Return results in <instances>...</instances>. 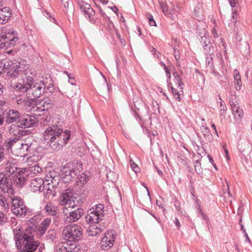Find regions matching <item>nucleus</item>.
I'll return each instance as SVG.
<instances>
[{
    "mask_svg": "<svg viewBox=\"0 0 252 252\" xmlns=\"http://www.w3.org/2000/svg\"><path fill=\"white\" fill-rule=\"evenodd\" d=\"M35 73L28 66L26 67L22 72L20 74L18 78L21 82L14 85L13 88V93L16 95L21 96L26 94L28 99L33 100L43 94L46 90H49V87L46 86L42 81H33Z\"/></svg>",
    "mask_w": 252,
    "mask_h": 252,
    "instance_id": "nucleus-1",
    "label": "nucleus"
},
{
    "mask_svg": "<svg viewBox=\"0 0 252 252\" xmlns=\"http://www.w3.org/2000/svg\"><path fill=\"white\" fill-rule=\"evenodd\" d=\"M70 131L63 130L61 126H49L43 133V137L48 146L54 151H59L70 138Z\"/></svg>",
    "mask_w": 252,
    "mask_h": 252,
    "instance_id": "nucleus-2",
    "label": "nucleus"
},
{
    "mask_svg": "<svg viewBox=\"0 0 252 252\" xmlns=\"http://www.w3.org/2000/svg\"><path fill=\"white\" fill-rule=\"evenodd\" d=\"M26 67H27V65L17 60L4 59L0 61V72L6 69L7 75L11 78H18L20 74L26 69Z\"/></svg>",
    "mask_w": 252,
    "mask_h": 252,
    "instance_id": "nucleus-3",
    "label": "nucleus"
},
{
    "mask_svg": "<svg viewBox=\"0 0 252 252\" xmlns=\"http://www.w3.org/2000/svg\"><path fill=\"white\" fill-rule=\"evenodd\" d=\"M82 169V165L80 162L67 163L62 168L60 177L64 182L68 183L78 177Z\"/></svg>",
    "mask_w": 252,
    "mask_h": 252,
    "instance_id": "nucleus-4",
    "label": "nucleus"
},
{
    "mask_svg": "<svg viewBox=\"0 0 252 252\" xmlns=\"http://www.w3.org/2000/svg\"><path fill=\"white\" fill-rule=\"evenodd\" d=\"M63 236L67 241V244H75L81 238L82 234V228L77 225H68L64 227L63 231Z\"/></svg>",
    "mask_w": 252,
    "mask_h": 252,
    "instance_id": "nucleus-5",
    "label": "nucleus"
},
{
    "mask_svg": "<svg viewBox=\"0 0 252 252\" xmlns=\"http://www.w3.org/2000/svg\"><path fill=\"white\" fill-rule=\"evenodd\" d=\"M63 213L64 215V220L67 223H72L78 220L84 214V210L80 207H75L74 205H69L68 207H63Z\"/></svg>",
    "mask_w": 252,
    "mask_h": 252,
    "instance_id": "nucleus-6",
    "label": "nucleus"
},
{
    "mask_svg": "<svg viewBox=\"0 0 252 252\" xmlns=\"http://www.w3.org/2000/svg\"><path fill=\"white\" fill-rule=\"evenodd\" d=\"M20 42V38L17 32L13 29L6 31L5 34L0 36V42L1 48H10L17 45Z\"/></svg>",
    "mask_w": 252,
    "mask_h": 252,
    "instance_id": "nucleus-7",
    "label": "nucleus"
},
{
    "mask_svg": "<svg viewBox=\"0 0 252 252\" xmlns=\"http://www.w3.org/2000/svg\"><path fill=\"white\" fill-rule=\"evenodd\" d=\"M103 205L98 204L92 207L87 212L86 220L90 223H97L103 219Z\"/></svg>",
    "mask_w": 252,
    "mask_h": 252,
    "instance_id": "nucleus-8",
    "label": "nucleus"
},
{
    "mask_svg": "<svg viewBox=\"0 0 252 252\" xmlns=\"http://www.w3.org/2000/svg\"><path fill=\"white\" fill-rule=\"evenodd\" d=\"M11 210L14 215L22 218L30 213L29 209L25 205L23 200L18 196L12 198Z\"/></svg>",
    "mask_w": 252,
    "mask_h": 252,
    "instance_id": "nucleus-9",
    "label": "nucleus"
},
{
    "mask_svg": "<svg viewBox=\"0 0 252 252\" xmlns=\"http://www.w3.org/2000/svg\"><path fill=\"white\" fill-rule=\"evenodd\" d=\"M0 189L3 193H7L9 195L14 193L11 179L2 172L0 173Z\"/></svg>",
    "mask_w": 252,
    "mask_h": 252,
    "instance_id": "nucleus-10",
    "label": "nucleus"
},
{
    "mask_svg": "<svg viewBox=\"0 0 252 252\" xmlns=\"http://www.w3.org/2000/svg\"><path fill=\"white\" fill-rule=\"evenodd\" d=\"M116 238L115 232L112 230H108L105 233L100 242V246L102 250L108 251L113 246Z\"/></svg>",
    "mask_w": 252,
    "mask_h": 252,
    "instance_id": "nucleus-11",
    "label": "nucleus"
},
{
    "mask_svg": "<svg viewBox=\"0 0 252 252\" xmlns=\"http://www.w3.org/2000/svg\"><path fill=\"white\" fill-rule=\"evenodd\" d=\"M78 5L85 17L91 22L94 23L95 12L91 6L83 0H77Z\"/></svg>",
    "mask_w": 252,
    "mask_h": 252,
    "instance_id": "nucleus-12",
    "label": "nucleus"
},
{
    "mask_svg": "<svg viewBox=\"0 0 252 252\" xmlns=\"http://www.w3.org/2000/svg\"><path fill=\"white\" fill-rule=\"evenodd\" d=\"M173 76L175 77V86L177 87V89L172 86L169 85V87L171 89L173 96L175 99L178 101L181 100V95L183 94V86L184 84L182 82L181 80L179 75L176 73H173Z\"/></svg>",
    "mask_w": 252,
    "mask_h": 252,
    "instance_id": "nucleus-13",
    "label": "nucleus"
},
{
    "mask_svg": "<svg viewBox=\"0 0 252 252\" xmlns=\"http://www.w3.org/2000/svg\"><path fill=\"white\" fill-rule=\"evenodd\" d=\"M39 243L33 239L32 235L18 249V252H33L38 247Z\"/></svg>",
    "mask_w": 252,
    "mask_h": 252,
    "instance_id": "nucleus-14",
    "label": "nucleus"
},
{
    "mask_svg": "<svg viewBox=\"0 0 252 252\" xmlns=\"http://www.w3.org/2000/svg\"><path fill=\"white\" fill-rule=\"evenodd\" d=\"M5 123L7 124H19L21 119L20 112L15 109H9L5 114Z\"/></svg>",
    "mask_w": 252,
    "mask_h": 252,
    "instance_id": "nucleus-15",
    "label": "nucleus"
},
{
    "mask_svg": "<svg viewBox=\"0 0 252 252\" xmlns=\"http://www.w3.org/2000/svg\"><path fill=\"white\" fill-rule=\"evenodd\" d=\"M32 235L23 232L19 229H15L14 230V239L15 241V245L17 250L21 248V245L25 242Z\"/></svg>",
    "mask_w": 252,
    "mask_h": 252,
    "instance_id": "nucleus-16",
    "label": "nucleus"
},
{
    "mask_svg": "<svg viewBox=\"0 0 252 252\" xmlns=\"http://www.w3.org/2000/svg\"><path fill=\"white\" fill-rule=\"evenodd\" d=\"M22 128L20 126V124H12L8 126V130L10 134L20 137L29 133L28 130Z\"/></svg>",
    "mask_w": 252,
    "mask_h": 252,
    "instance_id": "nucleus-17",
    "label": "nucleus"
},
{
    "mask_svg": "<svg viewBox=\"0 0 252 252\" xmlns=\"http://www.w3.org/2000/svg\"><path fill=\"white\" fill-rule=\"evenodd\" d=\"M44 181L41 178L32 180L29 186L30 189L33 192H41L44 189Z\"/></svg>",
    "mask_w": 252,
    "mask_h": 252,
    "instance_id": "nucleus-18",
    "label": "nucleus"
},
{
    "mask_svg": "<svg viewBox=\"0 0 252 252\" xmlns=\"http://www.w3.org/2000/svg\"><path fill=\"white\" fill-rule=\"evenodd\" d=\"M19 124L21 128L31 127L36 124V119L35 117L30 115H27L25 118L21 116V119Z\"/></svg>",
    "mask_w": 252,
    "mask_h": 252,
    "instance_id": "nucleus-19",
    "label": "nucleus"
},
{
    "mask_svg": "<svg viewBox=\"0 0 252 252\" xmlns=\"http://www.w3.org/2000/svg\"><path fill=\"white\" fill-rule=\"evenodd\" d=\"M12 16V12L10 8L4 7L0 9V24L6 23Z\"/></svg>",
    "mask_w": 252,
    "mask_h": 252,
    "instance_id": "nucleus-20",
    "label": "nucleus"
},
{
    "mask_svg": "<svg viewBox=\"0 0 252 252\" xmlns=\"http://www.w3.org/2000/svg\"><path fill=\"white\" fill-rule=\"evenodd\" d=\"M72 193L71 189H67L63 192L59 198V203L61 205H67L68 204H71V201Z\"/></svg>",
    "mask_w": 252,
    "mask_h": 252,
    "instance_id": "nucleus-21",
    "label": "nucleus"
},
{
    "mask_svg": "<svg viewBox=\"0 0 252 252\" xmlns=\"http://www.w3.org/2000/svg\"><path fill=\"white\" fill-rule=\"evenodd\" d=\"M36 216L31 218L27 222V227L26 229L27 233L32 235V232L37 231V221Z\"/></svg>",
    "mask_w": 252,
    "mask_h": 252,
    "instance_id": "nucleus-22",
    "label": "nucleus"
},
{
    "mask_svg": "<svg viewBox=\"0 0 252 252\" xmlns=\"http://www.w3.org/2000/svg\"><path fill=\"white\" fill-rule=\"evenodd\" d=\"M51 223L50 218L44 219L39 225L37 229V234L41 236L45 234V232Z\"/></svg>",
    "mask_w": 252,
    "mask_h": 252,
    "instance_id": "nucleus-23",
    "label": "nucleus"
},
{
    "mask_svg": "<svg viewBox=\"0 0 252 252\" xmlns=\"http://www.w3.org/2000/svg\"><path fill=\"white\" fill-rule=\"evenodd\" d=\"M79 250L75 244H66L65 246H62L57 252H77Z\"/></svg>",
    "mask_w": 252,
    "mask_h": 252,
    "instance_id": "nucleus-24",
    "label": "nucleus"
},
{
    "mask_svg": "<svg viewBox=\"0 0 252 252\" xmlns=\"http://www.w3.org/2000/svg\"><path fill=\"white\" fill-rule=\"evenodd\" d=\"M199 36L200 37L199 40L200 43L203 45H208L213 42H211V37L206 35V33L205 29H203L201 32L198 33Z\"/></svg>",
    "mask_w": 252,
    "mask_h": 252,
    "instance_id": "nucleus-25",
    "label": "nucleus"
},
{
    "mask_svg": "<svg viewBox=\"0 0 252 252\" xmlns=\"http://www.w3.org/2000/svg\"><path fill=\"white\" fill-rule=\"evenodd\" d=\"M102 232V229L96 224L90 226L87 229V232L89 236H95Z\"/></svg>",
    "mask_w": 252,
    "mask_h": 252,
    "instance_id": "nucleus-26",
    "label": "nucleus"
},
{
    "mask_svg": "<svg viewBox=\"0 0 252 252\" xmlns=\"http://www.w3.org/2000/svg\"><path fill=\"white\" fill-rule=\"evenodd\" d=\"M27 178L25 176L15 174L13 177V181L18 187H22L25 184Z\"/></svg>",
    "mask_w": 252,
    "mask_h": 252,
    "instance_id": "nucleus-27",
    "label": "nucleus"
},
{
    "mask_svg": "<svg viewBox=\"0 0 252 252\" xmlns=\"http://www.w3.org/2000/svg\"><path fill=\"white\" fill-rule=\"evenodd\" d=\"M215 58V54H212V55H206V62L205 64L207 68L208 69L215 72L214 71V65L213 63V59Z\"/></svg>",
    "mask_w": 252,
    "mask_h": 252,
    "instance_id": "nucleus-28",
    "label": "nucleus"
},
{
    "mask_svg": "<svg viewBox=\"0 0 252 252\" xmlns=\"http://www.w3.org/2000/svg\"><path fill=\"white\" fill-rule=\"evenodd\" d=\"M44 210L47 215L54 216L57 213V207L52 203L48 202L45 206Z\"/></svg>",
    "mask_w": 252,
    "mask_h": 252,
    "instance_id": "nucleus-29",
    "label": "nucleus"
},
{
    "mask_svg": "<svg viewBox=\"0 0 252 252\" xmlns=\"http://www.w3.org/2000/svg\"><path fill=\"white\" fill-rule=\"evenodd\" d=\"M194 14L195 18L199 21L202 19L203 11H202V4L201 3H198L195 7L194 9Z\"/></svg>",
    "mask_w": 252,
    "mask_h": 252,
    "instance_id": "nucleus-30",
    "label": "nucleus"
},
{
    "mask_svg": "<svg viewBox=\"0 0 252 252\" xmlns=\"http://www.w3.org/2000/svg\"><path fill=\"white\" fill-rule=\"evenodd\" d=\"M77 182H80L82 185H85L89 180L90 173L87 172L80 173L78 175V177H76Z\"/></svg>",
    "mask_w": 252,
    "mask_h": 252,
    "instance_id": "nucleus-31",
    "label": "nucleus"
},
{
    "mask_svg": "<svg viewBox=\"0 0 252 252\" xmlns=\"http://www.w3.org/2000/svg\"><path fill=\"white\" fill-rule=\"evenodd\" d=\"M38 105L41 106L43 110L47 112L48 110L51 108L53 106V102L49 98H46L43 99L42 101Z\"/></svg>",
    "mask_w": 252,
    "mask_h": 252,
    "instance_id": "nucleus-32",
    "label": "nucleus"
},
{
    "mask_svg": "<svg viewBox=\"0 0 252 252\" xmlns=\"http://www.w3.org/2000/svg\"><path fill=\"white\" fill-rule=\"evenodd\" d=\"M232 111L235 118L238 117L239 119H241L244 115L243 111L238 106L233 104L231 105Z\"/></svg>",
    "mask_w": 252,
    "mask_h": 252,
    "instance_id": "nucleus-33",
    "label": "nucleus"
},
{
    "mask_svg": "<svg viewBox=\"0 0 252 252\" xmlns=\"http://www.w3.org/2000/svg\"><path fill=\"white\" fill-rule=\"evenodd\" d=\"M77 90V87L76 85L67 87L65 92L66 96L70 98L73 97L76 94Z\"/></svg>",
    "mask_w": 252,
    "mask_h": 252,
    "instance_id": "nucleus-34",
    "label": "nucleus"
},
{
    "mask_svg": "<svg viewBox=\"0 0 252 252\" xmlns=\"http://www.w3.org/2000/svg\"><path fill=\"white\" fill-rule=\"evenodd\" d=\"M28 171H29V175L32 176L41 172L42 169L37 164H36L32 166L28 167Z\"/></svg>",
    "mask_w": 252,
    "mask_h": 252,
    "instance_id": "nucleus-35",
    "label": "nucleus"
},
{
    "mask_svg": "<svg viewBox=\"0 0 252 252\" xmlns=\"http://www.w3.org/2000/svg\"><path fill=\"white\" fill-rule=\"evenodd\" d=\"M200 129L205 140L209 142L211 141L213 138L209 129L205 126H202Z\"/></svg>",
    "mask_w": 252,
    "mask_h": 252,
    "instance_id": "nucleus-36",
    "label": "nucleus"
},
{
    "mask_svg": "<svg viewBox=\"0 0 252 252\" xmlns=\"http://www.w3.org/2000/svg\"><path fill=\"white\" fill-rule=\"evenodd\" d=\"M46 190H47L46 193L52 195L55 192V188L57 187V182L55 181L53 182V184L51 183H47L46 185H44Z\"/></svg>",
    "mask_w": 252,
    "mask_h": 252,
    "instance_id": "nucleus-37",
    "label": "nucleus"
},
{
    "mask_svg": "<svg viewBox=\"0 0 252 252\" xmlns=\"http://www.w3.org/2000/svg\"><path fill=\"white\" fill-rule=\"evenodd\" d=\"M18 168L16 167L15 164L10 162H7L5 164V171L6 173L12 174L14 173Z\"/></svg>",
    "mask_w": 252,
    "mask_h": 252,
    "instance_id": "nucleus-38",
    "label": "nucleus"
},
{
    "mask_svg": "<svg viewBox=\"0 0 252 252\" xmlns=\"http://www.w3.org/2000/svg\"><path fill=\"white\" fill-rule=\"evenodd\" d=\"M234 84L235 85V89L237 91L241 90L242 86V81L241 76L238 72H236L234 76Z\"/></svg>",
    "mask_w": 252,
    "mask_h": 252,
    "instance_id": "nucleus-39",
    "label": "nucleus"
},
{
    "mask_svg": "<svg viewBox=\"0 0 252 252\" xmlns=\"http://www.w3.org/2000/svg\"><path fill=\"white\" fill-rule=\"evenodd\" d=\"M203 49L206 55H212V54H214L215 51V47L213 43L208 45H203Z\"/></svg>",
    "mask_w": 252,
    "mask_h": 252,
    "instance_id": "nucleus-40",
    "label": "nucleus"
},
{
    "mask_svg": "<svg viewBox=\"0 0 252 252\" xmlns=\"http://www.w3.org/2000/svg\"><path fill=\"white\" fill-rule=\"evenodd\" d=\"M56 232L55 230L50 229V230H48V231L47 232V233L45 236V238H46V240H47L50 242H52L56 238Z\"/></svg>",
    "mask_w": 252,
    "mask_h": 252,
    "instance_id": "nucleus-41",
    "label": "nucleus"
},
{
    "mask_svg": "<svg viewBox=\"0 0 252 252\" xmlns=\"http://www.w3.org/2000/svg\"><path fill=\"white\" fill-rule=\"evenodd\" d=\"M8 221L7 216L0 211V226L4 225Z\"/></svg>",
    "mask_w": 252,
    "mask_h": 252,
    "instance_id": "nucleus-42",
    "label": "nucleus"
},
{
    "mask_svg": "<svg viewBox=\"0 0 252 252\" xmlns=\"http://www.w3.org/2000/svg\"><path fill=\"white\" fill-rule=\"evenodd\" d=\"M17 174L16 175H20L21 176H25L28 177L29 175V171H28V167L19 168Z\"/></svg>",
    "mask_w": 252,
    "mask_h": 252,
    "instance_id": "nucleus-43",
    "label": "nucleus"
},
{
    "mask_svg": "<svg viewBox=\"0 0 252 252\" xmlns=\"http://www.w3.org/2000/svg\"><path fill=\"white\" fill-rule=\"evenodd\" d=\"M0 205L5 210L8 209L9 207L6 202V199L3 195H2L1 197H0Z\"/></svg>",
    "mask_w": 252,
    "mask_h": 252,
    "instance_id": "nucleus-44",
    "label": "nucleus"
},
{
    "mask_svg": "<svg viewBox=\"0 0 252 252\" xmlns=\"http://www.w3.org/2000/svg\"><path fill=\"white\" fill-rule=\"evenodd\" d=\"M220 117H223L224 118L225 114H226V111L227 109V108L225 104H223V102L222 101L220 102Z\"/></svg>",
    "mask_w": 252,
    "mask_h": 252,
    "instance_id": "nucleus-45",
    "label": "nucleus"
},
{
    "mask_svg": "<svg viewBox=\"0 0 252 252\" xmlns=\"http://www.w3.org/2000/svg\"><path fill=\"white\" fill-rule=\"evenodd\" d=\"M195 170L197 174H200L202 172V168L201 166V163L199 160H196L194 164Z\"/></svg>",
    "mask_w": 252,
    "mask_h": 252,
    "instance_id": "nucleus-46",
    "label": "nucleus"
},
{
    "mask_svg": "<svg viewBox=\"0 0 252 252\" xmlns=\"http://www.w3.org/2000/svg\"><path fill=\"white\" fill-rule=\"evenodd\" d=\"M16 141L15 138H9L5 141L4 145L7 148H10Z\"/></svg>",
    "mask_w": 252,
    "mask_h": 252,
    "instance_id": "nucleus-47",
    "label": "nucleus"
},
{
    "mask_svg": "<svg viewBox=\"0 0 252 252\" xmlns=\"http://www.w3.org/2000/svg\"><path fill=\"white\" fill-rule=\"evenodd\" d=\"M162 10L166 16L169 17L172 20H175L174 15L173 13H171L170 12H168L169 10L167 7L166 8H163Z\"/></svg>",
    "mask_w": 252,
    "mask_h": 252,
    "instance_id": "nucleus-48",
    "label": "nucleus"
},
{
    "mask_svg": "<svg viewBox=\"0 0 252 252\" xmlns=\"http://www.w3.org/2000/svg\"><path fill=\"white\" fill-rule=\"evenodd\" d=\"M147 18L148 19L149 24L152 26H156V23L155 21L154 20L153 16L150 14L148 13L146 15Z\"/></svg>",
    "mask_w": 252,
    "mask_h": 252,
    "instance_id": "nucleus-49",
    "label": "nucleus"
},
{
    "mask_svg": "<svg viewBox=\"0 0 252 252\" xmlns=\"http://www.w3.org/2000/svg\"><path fill=\"white\" fill-rule=\"evenodd\" d=\"M130 166L133 171L135 173H138L140 171L139 168L137 166V164L131 159L130 160Z\"/></svg>",
    "mask_w": 252,
    "mask_h": 252,
    "instance_id": "nucleus-50",
    "label": "nucleus"
},
{
    "mask_svg": "<svg viewBox=\"0 0 252 252\" xmlns=\"http://www.w3.org/2000/svg\"><path fill=\"white\" fill-rule=\"evenodd\" d=\"M31 145H29L28 144H21V147L20 148V149L21 150H26L27 151V152H29L30 151V149H31Z\"/></svg>",
    "mask_w": 252,
    "mask_h": 252,
    "instance_id": "nucleus-51",
    "label": "nucleus"
},
{
    "mask_svg": "<svg viewBox=\"0 0 252 252\" xmlns=\"http://www.w3.org/2000/svg\"><path fill=\"white\" fill-rule=\"evenodd\" d=\"M35 111L37 113V115H41L42 114L40 113L46 111L45 110H43L42 107L39 105L36 107Z\"/></svg>",
    "mask_w": 252,
    "mask_h": 252,
    "instance_id": "nucleus-52",
    "label": "nucleus"
},
{
    "mask_svg": "<svg viewBox=\"0 0 252 252\" xmlns=\"http://www.w3.org/2000/svg\"><path fill=\"white\" fill-rule=\"evenodd\" d=\"M174 206L178 211H180L181 213H183V211L181 209L180 203L178 200H175L174 201Z\"/></svg>",
    "mask_w": 252,
    "mask_h": 252,
    "instance_id": "nucleus-53",
    "label": "nucleus"
},
{
    "mask_svg": "<svg viewBox=\"0 0 252 252\" xmlns=\"http://www.w3.org/2000/svg\"><path fill=\"white\" fill-rule=\"evenodd\" d=\"M173 49L174 50V57H175V58L176 60L178 61L180 59V58L179 51H176L177 49H176L175 46H174L173 47Z\"/></svg>",
    "mask_w": 252,
    "mask_h": 252,
    "instance_id": "nucleus-54",
    "label": "nucleus"
},
{
    "mask_svg": "<svg viewBox=\"0 0 252 252\" xmlns=\"http://www.w3.org/2000/svg\"><path fill=\"white\" fill-rule=\"evenodd\" d=\"M42 119H44L43 122L41 123L43 124L44 126L48 125V123L50 121V117L46 116L45 118L42 117Z\"/></svg>",
    "mask_w": 252,
    "mask_h": 252,
    "instance_id": "nucleus-55",
    "label": "nucleus"
},
{
    "mask_svg": "<svg viewBox=\"0 0 252 252\" xmlns=\"http://www.w3.org/2000/svg\"><path fill=\"white\" fill-rule=\"evenodd\" d=\"M4 120L5 118L3 113H0V126L4 124Z\"/></svg>",
    "mask_w": 252,
    "mask_h": 252,
    "instance_id": "nucleus-56",
    "label": "nucleus"
},
{
    "mask_svg": "<svg viewBox=\"0 0 252 252\" xmlns=\"http://www.w3.org/2000/svg\"><path fill=\"white\" fill-rule=\"evenodd\" d=\"M195 203L196 204V207H197L198 211L201 215L203 213V211H202V209L201 208V207L199 205V203L197 200L196 201Z\"/></svg>",
    "mask_w": 252,
    "mask_h": 252,
    "instance_id": "nucleus-57",
    "label": "nucleus"
},
{
    "mask_svg": "<svg viewBox=\"0 0 252 252\" xmlns=\"http://www.w3.org/2000/svg\"><path fill=\"white\" fill-rule=\"evenodd\" d=\"M152 51L153 52V54L155 57H156L158 58H159V57L160 55V54L159 52H158L157 51V50L155 48H153Z\"/></svg>",
    "mask_w": 252,
    "mask_h": 252,
    "instance_id": "nucleus-58",
    "label": "nucleus"
},
{
    "mask_svg": "<svg viewBox=\"0 0 252 252\" xmlns=\"http://www.w3.org/2000/svg\"><path fill=\"white\" fill-rule=\"evenodd\" d=\"M68 82H69L72 86L76 85V81L74 77L69 79Z\"/></svg>",
    "mask_w": 252,
    "mask_h": 252,
    "instance_id": "nucleus-59",
    "label": "nucleus"
},
{
    "mask_svg": "<svg viewBox=\"0 0 252 252\" xmlns=\"http://www.w3.org/2000/svg\"><path fill=\"white\" fill-rule=\"evenodd\" d=\"M161 64L162 65H163L164 66V69L165 70L166 72V75L168 77V78H170V72L168 71L167 70V66L165 65V64H164L163 63H161Z\"/></svg>",
    "mask_w": 252,
    "mask_h": 252,
    "instance_id": "nucleus-60",
    "label": "nucleus"
},
{
    "mask_svg": "<svg viewBox=\"0 0 252 252\" xmlns=\"http://www.w3.org/2000/svg\"><path fill=\"white\" fill-rule=\"evenodd\" d=\"M107 18L108 19L107 24H108V27H113L114 24H113L112 21L110 20V17H107Z\"/></svg>",
    "mask_w": 252,
    "mask_h": 252,
    "instance_id": "nucleus-61",
    "label": "nucleus"
},
{
    "mask_svg": "<svg viewBox=\"0 0 252 252\" xmlns=\"http://www.w3.org/2000/svg\"><path fill=\"white\" fill-rule=\"evenodd\" d=\"M55 181L57 182V185L59 183V177L58 176L53 177L52 178V179H51V183H52V184H53V182H54Z\"/></svg>",
    "mask_w": 252,
    "mask_h": 252,
    "instance_id": "nucleus-62",
    "label": "nucleus"
},
{
    "mask_svg": "<svg viewBox=\"0 0 252 252\" xmlns=\"http://www.w3.org/2000/svg\"><path fill=\"white\" fill-rule=\"evenodd\" d=\"M212 34L215 38H217L218 37V34L217 31L215 28H213L212 29Z\"/></svg>",
    "mask_w": 252,
    "mask_h": 252,
    "instance_id": "nucleus-63",
    "label": "nucleus"
},
{
    "mask_svg": "<svg viewBox=\"0 0 252 252\" xmlns=\"http://www.w3.org/2000/svg\"><path fill=\"white\" fill-rule=\"evenodd\" d=\"M174 222L178 228H179L181 227V224L180 223L179 220L177 218L175 219Z\"/></svg>",
    "mask_w": 252,
    "mask_h": 252,
    "instance_id": "nucleus-64",
    "label": "nucleus"
}]
</instances>
